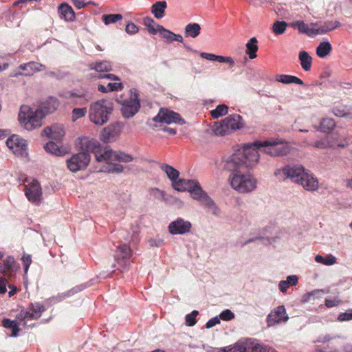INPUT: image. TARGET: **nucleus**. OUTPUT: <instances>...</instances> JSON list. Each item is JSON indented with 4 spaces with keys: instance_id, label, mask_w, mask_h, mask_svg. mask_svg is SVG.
<instances>
[{
    "instance_id": "obj_37",
    "label": "nucleus",
    "mask_w": 352,
    "mask_h": 352,
    "mask_svg": "<svg viewBox=\"0 0 352 352\" xmlns=\"http://www.w3.org/2000/svg\"><path fill=\"white\" fill-rule=\"evenodd\" d=\"M332 50V46L329 41L321 42L316 47V52L320 58L328 56Z\"/></svg>"
},
{
    "instance_id": "obj_8",
    "label": "nucleus",
    "mask_w": 352,
    "mask_h": 352,
    "mask_svg": "<svg viewBox=\"0 0 352 352\" xmlns=\"http://www.w3.org/2000/svg\"><path fill=\"white\" fill-rule=\"evenodd\" d=\"M121 104L122 115L125 118L133 117L140 109V102L136 91L130 90V97L124 100H117Z\"/></svg>"
},
{
    "instance_id": "obj_12",
    "label": "nucleus",
    "mask_w": 352,
    "mask_h": 352,
    "mask_svg": "<svg viewBox=\"0 0 352 352\" xmlns=\"http://www.w3.org/2000/svg\"><path fill=\"white\" fill-rule=\"evenodd\" d=\"M234 345L240 352H266V346L254 338H245L238 340Z\"/></svg>"
},
{
    "instance_id": "obj_23",
    "label": "nucleus",
    "mask_w": 352,
    "mask_h": 352,
    "mask_svg": "<svg viewBox=\"0 0 352 352\" xmlns=\"http://www.w3.org/2000/svg\"><path fill=\"white\" fill-rule=\"evenodd\" d=\"M43 133L48 138L56 140H60L65 134L62 124H54L45 127Z\"/></svg>"
},
{
    "instance_id": "obj_28",
    "label": "nucleus",
    "mask_w": 352,
    "mask_h": 352,
    "mask_svg": "<svg viewBox=\"0 0 352 352\" xmlns=\"http://www.w3.org/2000/svg\"><path fill=\"white\" fill-rule=\"evenodd\" d=\"M15 266V260L13 256H8L4 260L3 263L0 265L1 272L4 275L11 276L14 272Z\"/></svg>"
},
{
    "instance_id": "obj_9",
    "label": "nucleus",
    "mask_w": 352,
    "mask_h": 352,
    "mask_svg": "<svg viewBox=\"0 0 352 352\" xmlns=\"http://www.w3.org/2000/svg\"><path fill=\"white\" fill-rule=\"evenodd\" d=\"M153 120L155 122L167 124L175 123L183 125L186 123L185 120L178 113L165 108H161L157 116L153 118Z\"/></svg>"
},
{
    "instance_id": "obj_59",
    "label": "nucleus",
    "mask_w": 352,
    "mask_h": 352,
    "mask_svg": "<svg viewBox=\"0 0 352 352\" xmlns=\"http://www.w3.org/2000/svg\"><path fill=\"white\" fill-rule=\"evenodd\" d=\"M323 289H314L310 292H307L302 296V302H307L311 300V298L314 296V294H325Z\"/></svg>"
},
{
    "instance_id": "obj_38",
    "label": "nucleus",
    "mask_w": 352,
    "mask_h": 352,
    "mask_svg": "<svg viewBox=\"0 0 352 352\" xmlns=\"http://www.w3.org/2000/svg\"><path fill=\"white\" fill-rule=\"evenodd\" d=\"M190 194L191 197L198 202H200L201 200L208 195V193L202 189L199 182H197L192 189L190 190Z\"/></svg>"
},
{
    "instance_id": "obj_47",
    "label": "nucleus",
    "mask_w": 352,
    "mask_h": 352,
    "mask_svg": "<svg viewBox=\"0 0 352 352\" xmlns=\"http://www.w3.org/2000/svg\"><path fill=\"white\" fill-rule=\"evenodd\" d=\"M157 33L165 40L166 43H172L173 33L170 30L166 29L161 25H157Z\"/></svg>"
},
{
    "instance_id": "obj_5",
    "label": "nucleus",
    "mask_w": 352,
    "mask_h": 352,
    "mask_svg": "<svg viewBox=\"0 0 352 352\" xmlns=\"http://www.w3.org/2000/svg\"><path fill=\"white\" fill-rule=\"evenodd\" d=\"M113 110V104L110 100H99L89 106V120L96 125L102 126L109 121Z\"/></svg>"
},
{
    "instance_id": "obj_42",
    "label": "nucleus",
    "mask_w": 352,
    "mask_h": 352,
    "mask_svg": "<svg viewBox=\"0 0 352 352\" xmlns=\"http://www.w3.org/2000/svg\"><path fill=\"white\" fill-rule=\"evenodd\" d=\"M313 25L317 26V28H314L315 36L317 35L324 34L332 31V27L330 21H324L322 23H320V25H318V23H314Z\"/></svg>"
},
{
    "instance_id": "obj_3",
    "label": "nucleus",
    "mask_w": 352,
    "mask_h": 352,
    "mask_svg": "<svg viewBox=\"0 0 352 352\" xmlns=\"http://www.w3.org/2000/svg\"><path fill=\"white\" fill-rule=\"evenodd\" d=\"M282 175L283 179H289L292 182L300 184L307 190L314 191L318 188L317 179L300 164H289L274 172V175L279 179L282 178Z\"/></svg>"
},
{
    "instance_id": "obj_27",
    "label": "nucleus",
    "mask_w": 352,
    "mask_h": 352,
    "mask_svg": "<svg viewBox=\"0 0 352 352\" xmlns=\"http://www.w3.org/2000/svg\"><path fill=\"white\" fill-rule=\"evenodd\" d=\"M166 8L167 3L165 1H156L151 6V12L156 19H162L164 16Z\"/></svg>"
},
{
    "instance_id": "obj_46",
    "label": "nucleus",
    "mask_w": 352,
    "mask_h": 352,
    "mask_svg": "<svg viewBox=\"0 0 352 352\" xmlns=\"http://www.w3.org/2000/svg\"><path fill=\"white\" fill-rule=\"evenodd\" d=\"M228 107L226 104H219L216 108L210 111V114L213 118H219L228 113Z\"/></svg>"
},
{
    "instance_id": "obj_24",
    "label": "nucleus",
    "mask_w": 352,
    "mask_h": 352,
    "mask_svg": "<svg viewBox=\"0 0 352 352\" xmlns=\"http://www.w3.org/2000/svg\"><path fill=\"white\" fill-rule=\"evenodd\" d=\"M199 203L207 210V212L211 213L212 215L219 217L221 214V209L208 195H206Z\"/></svg>"
},
{
    "instance_id": "obj_60",
    "label": "nucleus",
    "mask_w": 352,
    "mask_h": 352,
    "mask_svg": "<svg viewBox=\"0 0 352 352\" xmlns=\"http://www.w3.org/2000/svg\"><path fill=\"white\" fill-rule=\"evenodd\" d=\"M200 56L201 58H205L206 60H210V61H217L220 60V56L216 55L214 54L210 53H206V52H201L200 54Z\"/></svg>"
},
{
    "instance_id": "obj_30",
    "label": "nucleus",
    "mask_w": 352,
    "mask_h": 352,
    "mask_svg": "<svg viewBox=\"0 0 352 352\" xmlns=\"http://www.w3.org/2000/svg\"><path fill=\"white\" fill-rule=\"evenodd\" d=\"M300 65L305 72L309 71L312 65V57L307 51L302 50L298 54Z\"/></svg>"
},
{
    "instance_id": "obj_35",
    "label": "nucleus",
    "mask_w": 352,
    "mask_h": 352,
    "mask_svg": "<svg viewBox=\"0 0 352 352\" xmlns=\"http://www.w3.org/2000/svg\"><path fill=\"white\" fill-rule=\"evenodd\" d=\"M160 168L165 172L172 183L175 182L178 179L179 172L172 166L166 164H161Z\"/></svg>"
},
{
    "instance_id": "obj_26",
    "label": "nucleus",
    "mask_w": 352,
    "mask_h": 352,
    "mask_svg": "<svg viewBox=\"0 0 352 352\" xmlns=\"http://www.w3.org/2000/svg\"><path fill=\"white\" fill-rule=\"evenodd\" d=\"M58 11L60 18L66 21H74L76 14L72 8L67 3L64 2L58 6Z\"/></svg>"
},
{
    "instance_id": "obj_25",
    "label": "nucleus",
    "mask_w": 352,
    "mask_h": 352,
    "mask_svg": "<svg viewBox=\"0 0 352 352\" xmlns=\"http://www.w3.org/2000/svg\"><path fill=\"white\" fill-rule=\"evenodd\" d=\"M198 181L193 179H179L172 183L173 188L179 192H190Z\"/></svg>"
},
{
    "instance_id": "obj_2",
    "label": "nucleus",
    "mask_w": 352,
    "mask_h": 352,
    "mask_svg": "<svg viewBox=\"0 0 352 352\" xmlns=\"http://www.w3.org/2000/svg\"><path fill=\"white\" fill-rule=\"evenodd\" d=\"M259 157L258 151L250 144H246L224 158L222 160L223 167L231 173L242 172L245 168H252L258 162Z\"/></svg>"
},
{
    "instance_id": "obj_48",
    "label": "nucleus",
    "mask_w": 352,
    "mask_h": 352,
    "mask_svg": "<svg viewBox=\"0 0 352 352\" xmlns=\"http://www.w3.org/2000/svg\"><path fill=\"white\" fill-rule=\"evenodd\" d=\"M144 24L145 26L148 28V32L151 34H156L157 33V23L154 21V19L150 16H146L144 18Z\"/></svg>"
},
{
    "instance_id": "obj_16",
    "label": "nucleus",
    "mask_w": 352,
    "mask_h": 352,
    "mask_svg": "<svg viewBox=\"0 0 352 352\" xmlns=\"http://www.w3.org/2000/svg\"><path fill=\"white\" fill-rule=\"evenodd\" d=\"M192 228V223L182 217H178L175 220L171 221L168 230L172 235L185 234L190 232Z\"/></svg>"
},
{
    "instance_id": "obj_50",
    "label": "nucleus",
    "mask_w": 352,
    "mask_h": 352,
    "mask_svg": "<svg viewBox=\"0 0 352 352\" xmlns=\"http://www.w3.org/2000/svg\"><path fill=\"white\" fill-rule=\"evenodd\" d=\"M287 23L284 21H276L272 26L273 32L275 34L279 35L285 32Z\"/></svg>"
},
{
    "instance_id": "obj_19",
    "label": "nucleus",
    "mask_w": 352,
    "mask_h": 352,
    "mask_svg": "<svg viewBox=\"0 0 352 352\" xmlns=\"http://www.w3.org/2000/svg\"><path fill=\"white\" fill-rule=\"evenodd\" d=\"M61 96L78 105H84L91 99L88 91L85 89H80L77 91H66Z\"/></svg>"
},
{
    "instance_id": "obj_36",
    "label": "nucleus",
    "mask_w": 352,
    "mask_h": 352,
    "mask_svg": "<svg viewBox=\"0 0 352 352\" xmlns=\"http://www.w3.org/2000/svg\"><path fill=\"white\" fill-rule=\"evenodd\" d=\"M90 69L97 72H108L112 70V65L108 60H102L90 65Z\"/></svg>"
},
{
    "instance_id": "obj_31",
    "label": "nucleus",
    "mask_w": 352,
    "mask_h": 352,
    "mask_svg": "<svg viewBox=\"0 0 352 352\" xmlns=\"http://www.w3.org/2000/svg\"><path fill=\"white\" fill-rule=\"evenodd\" d=\"M201 25L197 23H190L186 25L184 28V35L186 37L197 38L201 32Z\"/></svg>"
},
{
    "instance_id": "obj_6",
    "label": "nucleus",
    "mask_w": 352,
    "mask_h": 352,
    "mask_svg": "<svg viewBox=\"0 0 352 352\" xmlns=\"http://www.w3.org/2000/svg\"><path fill=\"white\" fill-rule=\"evenodd\" d=\"M228 182L231 187L239 193L253 192L257 187V179L248 171L230 173Z\"/></svg>"
},
{
    "instance_id": "obj_49",
    "label": "nucleus",
    "mask_w": 352,
    "mask_h": 352,
    "mask_svg": "<svg viewBox=\"0 0 352 352\" xmlns=\"http://www.w3.org/2000/svg\"><path fill=\"white\" fill-rule=\"evenodd\" d=\"M276 149L278 157H280L286 155L289 153L290 146L287 143L280 142L276 140Z\"/></svg>"
},
{
    "instance_id": "obj_11",
    "label": "nucleus",
    "mask_w": 352,
    "mask_h": 352,
    "mask_svg": "<svg viewBox=\"0 0 352 352\" xmlns=\"http://www.w3.org/2000/svg\"><path fill=\"white\" fill-rule=\"evenodd\" d=\"M95 157L98 162L119 161L128 163L134 160L131 155L122 151H113L111 149L105 150L102 153H96Z\"/></svg>"
},
{
    "instance_id": "obj_58",
    "label": "nucleus",
    "mask_w": 352,
    "mask_h": 352,
    "mask_svg": "<svg viewBox=\"0 0 352 352\" xmlns=\"http://www.w3.org/2000/svg\"><path fill=\"white\" fill-rule=\"evenodd\" d=\"M352 310L348 309L346 312L341 313L338 317V320L340 322L352 320Z\"/></svg>"
},
{
    "instance_id": "obj_63",
    "label": "nucleus",
    "mask_w": 352,
    "mask_h": 352,
    "mask_svg": "<svg viewBox=\"0 0 352 352\" xmlns=\"http://www.w3.org/2000/svg\"><path fill=\"white\" fill-rule=\"evenodd\" d=\"M25 314H27V310L22 309L16 316V319L20 322H23V325L26 326L25 322Z\"/></svg>"
},
{
    "instance_id": "obj_62",
    "label": "nucleus",
    "mask_w": 352,
    "mask_h": 352,
    "mask_svg": "<svg viewBox=\"0 0 352 352\" xmlns=\"http://www.w3.org/2000/svg\"><path fill=\"white\" fill-rule=\"evenodd\" d=\"M220 323V318L219 316H215L212 318H210L206 324V327L207 329H210L213 327H214L216 324Z\"/></svg>"
},
{
    "instance_id": "obj_53",
    "label": "nucleus",
    "mask_w": 352,
    "mask_h": 352,
    "mask_svg": "<svg viewBox=\"0 0 352 352\" xmlns=\"http://www.w3.org/2000/svg\"><path fill=\"white\" fill-rule=\"evenodd\" d=\"M151 193L154 199L161 201H167L166 195L164 191L161 190L157 188H151Z\"/></svg>"
},
{
    "instance_id": "obj_41",
    "label": "nucleus",
    "mask_w": 352,
    "mask_h": 352,
    "mask_svg": "<svg viewBox=\"0 0 352 352\" xmlns=\"http://www.w3.org/2000/svg\"><path fill=\"white\" fill-rule=\"evenodd\" d=\"M336 126V122L333 119L327 118H323L320 124L319 130L324 133H329Z\"/></svg>"
},
{
    "instance_id": "obj_54",
    "label": "nucleus",
    "mask_w": 352,
    "mask_h": 352,
    "mask_svg": "<svg viewBox=\"0 0 352 352\" xmlns=\"http://www.w3.org/2000/svg\"><path fill=\"white\" fill-rule=\"evenodd\" d=\"M199 314V311L197 310H193L190 314H188L185 317L186 323L189 327L194 326L196 322V317Z\"/></svg>"
},
{
    "instance_id": "obj_56",
    "label": "nucleus",
    "mask_w": 352,
    "mask_h": 352,
    "mask_svg": "<svg viewBox=\"0 0 352 352\" xmlns=\"http://www.w3.org/2000/svg\"><path fill=\"white\" fill-rule=\"evenodd\" d=\"M125 31L128 34L133 35L138 32L139 28L133 22H129L126 25Z\"/></svg>"
},
{
    "instance_id": "obj_10",
    "label": "nucleus",
    "mask_w": 352,
    "mask_h": 352,
    "mask_svg": "<svg viewBox=\"0 0 352 352\" xmlns=\"http://www.w3.org/2000/svg\"><path fill=\"white\" fill-rule=\"evenodd\" d=\"M46 66L38 62L30 61L26 63L21 64L16 67L12 74V77L19 76H31L36 72L45 71Z\"/></svg>"
},
{
    "instance_id": "obj_44",
    "label": "nucleus",
    "mask_w": 352,
    "mask_h": 352,
    "mask_svg": "<svg viewBox=\"0 0 352 352\" xmlns=\"http://www.w3.org/2000/svg\"><path fill=\"white\" fill-rule=\"evenodd\" d=\"M314 259L316 263H322L328 266L332 265L336 263V258L332 254H328L325 258L320 254H317Z\"/></svg>"
},
{
    "instance_id": "obj_64",
    "label": "nucleus",
    "mask_w": 352,
    "mask_h": 352,
    "mask_svg": "<svg viewBox=\"0 0 352 352\" xmlns=\"http://www.w3.org/2000/svg\"><path fill=\"white\" fill-rule=\"evenodd\" d=\"M285 280L287 282V283L289 286L290 285L294 286V285H297L298 278L296 275H289L287 277Z\"/></svg>"
},
{
    "instance_id": "obj_39",
    "label": "nucleus",
    "mask_w": 352,
    "mask_h": 352,
    "mask_svg": "<svg viewBox=\"0 0 352 352\" xmlns=\"http://www.w3.org/2000/svg\"><path fill=\"white\" fill-rule=\"evenodd\" d=\"M107 164L100 171L109 173H121L124 170L122 165L117 163H112V161H104Z\"/></svg>"
},
{
    "instance_id": "obj_22",
    "label": "nucleus",
    "mask_w": 352,
    "mask_h": 352,
    "mask_svg": "<svg viewBox=\"0 0 352 352\" xmlns=\"http://www.w3.org/2000/svg\"><path fill=\"white\" fill-rule=\"evenodd\" d=\"M223 120L230 131L241 129L245 125L242 116L239 114L230 115Z\"/></svg>"
},
{
    "instance_id": "obj_29",
    "label": "nucleus",
    "mask_w": 352,
    "mask_h": 352,
    "mask_svg": "<svg viewBox=\"0 0 352 352\" xmlns=\"http://www.w3.org/2000/svg\"><path fill=\"white\" fill-rule=\"evenodd\" d=\"M291 25L294 28H298L299 32L305 34L310 37H315L314 28H309L303 21H296L293 22Z\"/></svg>"
},
{
    "instance_id": "obj_1",
    "label": "nucleus",
    "mask_w": 352,
    "mask_h": 352,
    "mask_svg": "<svg viewBox=\"0 0 352 352\" xmlns=\"http://www.w3.org/2000/svg\"><path fill=\"white\" fill-rule=\"evenodd\" d=\"M58 106V100L52 96L41 101L34 111L29 106L22 105L19 113V121L26 130L32 131L41 126L42 120L46 115L54 112Z\"/></svg>"
},
{
    "instance_id": "obj_45",
    "label": "nucleus",
    "mask_w": 352,
    "mask_h": 352,
    "mask_svg": "<svg viewBox=\"0 0 352 352\" xmlns=\"http://www.w3.org/2000/svg\"><path fill=\"white\" fill-rule=\"evenodd\" d=\"M123 16L121 14H105L102 16V19L106 25L111 23H116L118 21L122 19Z\"/></svg>"
},
{
    "instance_id": "obj_15",
    "label": "nucleus",
    "mask_w": 352,
    "mask_h": 352,
    "mask_svg": "<svg viewBox=\"0 0 352 352\" xmlns=\"http://www.w3.org/2000/svg\"><path fill=\"white\" fill-rule=\"evenodd\" d=\"M311 146L318 149H334L336 146L344 148L346 146V144L344 143L340 142L338 138L336 135L330 134L317 140L313 143V144H311Z\"/></svg>"
},
{
    "instance_id": "obj_33",
    "label": "nucleus",
    "mask_w": 352,
    "mask_h": 352,
    "mask_svg": "<svg viewBox=\"0 0 352 352\" xmlns=\"http://www.w3.org/2000/svg\"><path fill=\"white\" fill-rule=\"evenodd\" d=\"M276 80L278 82H281L283 84L295 83V84L300 85H304L303 81L300 78H299L295 76H292V75H287V74L278 75L276 77Z\"/></svg>"
},
{
    "instance_id": "obj_7",
    "label": "nucleus",
    "mask_w": 352,
    "mask_h": 352,
    "mask_svg": "<svg viewBox=\"0 0 352 352\" xmlns=\"http://www.w3.org/2000/svg\"><path fill=\"white\" fill-rule=\"evenodd\" d=\"M132 254L133 252L129 245L126 243L118 245L114 255L116 265L113 264L112 267H115L117 265L118 269L122 272L128 270L130 267Z\"/></svg>"
},
{
    "instance_id": "obj_55",
    "label": "nucleus",
    "mask_w": 352,
    "mask_h": 352,
    "mask_svg": "<svg viewBox=\"0 0 352 352\" xmlns=\"http://www.w3.org/2000/svg\"><path fill=\"white\" fill-rule=\"evenodd\" d=\"M219 318L220 320L229 321L234 318V314L231 310L227 309L219 314Z\"/></svg>"
},
{
    "instance_id": "obj_43",
    "label": "nucleus",
    "mask_w": 352,
    "mask_h": 352,
    "mask_svg": "<svg viewBox=\"0 0 352 352\" xmlns=\"http://www.w3.org/2000/svg\"><path fill=\"white\" fill-rule=\"evenodd\" d=\"M45 150L51 154L56 156H61L64 154L60 147L52 141L48 142L44 146Z\"/></svg>"
},
{
    "instance_id": "obj_13",
    "label": "nucleus",
    "mask_w": 352,
    "mask_h": 352,
    "mask_svg": "<svg viewBox=\"0 0 352 352\" xmlns=\"http://www.w3.org/2000/svg\"><path fill=\"white\" fill-rule=\"evenodd\" d=\"M7 146L18 156L27 155V142L19 135L14 134L8 138L6 142Z\"/></svg>"
},
{
    "instance_id": "obj_20",
    "label": "nucleus",
    "mask_w": 352,
    "mask_h": 352,
    "mask_svg": "<svg viewBox=\"0 0 352 352\" xmlns=\"http://www.w3.org/2000/svg\"><path fill=\"white\" fill-rule=\"evenodd\" d=\"M276 140L255 141L250 144V146L254 148L256 151L263 148V152L272 157H278L276 149Z\"/></svg>"
},
{
    "instance_id": "obj_40",
    "label": "nucleus",
    "mask_w": 352,
    "mask_h": 352,
    "mask_svg": "<svg viewBox=\"0 0 352 352\" xmlns=\"http://www.w3.org/2000/svg\"><path fill=\"white\" fill-rule=\"evenodd\" d=\"M2 325L6 329H12V333L10 335L11 337L15 338L19 336L20 329L15 320H11L9 318H3L2 320Z\"/></svg>"
},
{
    "instance_id": "obj_34",
    "label": "nucleus",
    "mask_w": 352,
    "mask_h": 352,
    "mask_svg": "<svg viewBox=\"0 0 352 352\" xmlns=\"http://www.w3.org/2000/svg\"><path fill=\"white\" fill-rule=\"evenodd\" d=\"M212 131L217 136H224L230 132L224 120L215 122L212 126Z\"/></svg>"
},
{
    "instance_id": "obj_4",
    "label": "nucleus",
    "mask_w": 352,
    "mask_h": 352,
    "mask_svg": "<svg viewBox=\"0 0 352 352\" xmlns=\"http://www.w3.org/2000/svg\"><path fill=\"white\" fill-rule=\"evenodd\" d=\"M79 146L82 151L73 155L69 159L67 160V166L68 168L74 173L85 169L90 162V152L98 153L96 149L99 148L98 142L94 140H89L87 138H80Z\"/></svg>"
},
{
    "instance_id": "obj_52",
    "label": "nucleus",
    "mask_w": 352,
    "mask_h": 352,
    "mask_svg": "<svg viewBox=\"0 0 352 352\" xmlns=\"http://www.w3.org/2000/svg\"><path fill=\"white\" fill-rule=\"evenodd\" d=\"M87 112L86 107L74 108L72 111V120L76 122L79 118L84 117Z\"/></svg>"
},
{
    "instance_id": "obj_51",
    "label": "nucleus",
    "mask_w": 352,
    "mask_h": 352,
    "mask_svg": "<svg viewBox=\"0 0 352 352\" xmlns=\"http://www.w3.org/2000/svg\"><path fill=\"white\" fill-rule=\"evenodd\" d=\"M29 309L37 319L41 317V314L45 310L44 306L39 302L30 304Z\"/></svg>"
},
{
    "instance_id": "obj_61",
    "label": "nucleus",
    "mask_w": 352,
    "mask_h": 352,
    "mask_svg": "<svg viewBox=\"0 0 352 352\" xmlns=\"http://www.w3.org/2000/svg\"><path fill=\"white\" fill-rule=\"evenodd\" d=\"M107 86L108 91H117L123 87L122 83L121 82H109Z\"/></svg>"
},
{
    "instance_id": "obj_14",
    "label": "nucleus",
    "mask_w": 352,
    "mask_h": 352,
    "mask_svg": "<svg viewBox=\"0 0 352 352\" xmlns=\"http://www.w3.org/2000/svg\"><path fill=\"white\" fill-rule=\"evenodd\" d=\"M289 316L284 305H280L273 309L267 315L266 322L267 327H272L281 322H286Z\"/></svg>"
},
{
    "instance_id": "obj_57",
    "label": "nucleus",
    "mask_w": 352,
    "mask_h": 352,
    "mask_svg": "<svg viewBox=\"0 0 352 352\" xmlns=\"http://www.w3.org/2000/svg\"><path fill=\"white\" fill-rule=\"evenodd\" d=\"M22 261L24 267V273L27 274L29 270V267L32 263V256L30 254H24L22 257Z\"/></svg>"
},
{
    "instance_id": "obj_32",
    "label": "nucleus",
    "mask_w": 352,
    "mask_h": 352,
    "mask_svg": "<svg viewBox=\"0 0 352 352\" xmlns=\"http://www.w3.org/2000/svg\"><path fill=\"white\" fill-rule=\"evenodd\" d=\"M258 41L256 37L251 38L249 41L246 43V54L248 55L250 59L256 58V52L258 51V47L257 45Z\"/></svg>"
},
{
    "instance_id": "obj_17",
    "label": "nucleus",
    "mask_w": 352,
    "mask_h": 352,
    "mask_svg": "<svg viewBox=\"0 0 352 352\" xmlns=\"http://www.w3.org/2000/svg\"><path fill=\"white\" fill-rule=\"evenodd\" d=\"M25 195L28 199L33 204H38L42 197V189L40 184L34 179L25 186Z\"/></svg>"
},
{
    "instance_id": "obj_21",
    "label": "nucleus",
    "mask_w": 352,
    "mask_h": 352,
    "mask_svg": "<svg viewBox=\"0 0 352 352\" xmlns=\"http://www.w3.org/2000/svg\"><path fill=\"white\" fill-rule=\"evenodd\" d=\"M87 287L88 285L87 284H81L79 285H76L68 291H66L63 293L58 294L56 296L51 297L49 300H50V302L54 303L60 302L64 300L65 299L70 298L74 294L82 291Z\"/></svg>"
},
{
    "instance_id": "obj_18",
    "label": "nucleus",
    "mask_w": 352,
    "mask_h": 352,
    "mask_svg": "<svg viewBox=\"0 0 352 352\" xmlns=\"http://www.w3.org/2000/svg\"><path fill=\"white\" fill-rule=\"evenodd\" d=\"M122 124L120 122H116L109 124L104 127L100 133V140L104 143H109L115 141L120 135Z\"/></svg>"
}]
</instances>
